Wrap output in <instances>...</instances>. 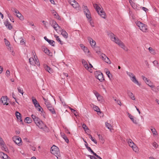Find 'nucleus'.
<instances>
[{"mask_svg":"<svg viewBox=\"0 0 159 159\" xmlns=\"http://www.w3.org/2000/svg\"><path fill=\"white\" fill-rule=\"evenodd\" d=\"M89 138L91 139V140L92 141H93L96 144H97V142L96 140H95V139H93L92 136V135L91 134H89Z\"/></svg>","mask_w":159,"mask_h":159,"instance_id":"obj_40","label":"nucleus"},{"mask_svg":"<svg viewBox=\"0 0 159 159\" xmlns=\"http://www.w3.org/2000/svg\"><path fill=\"white\" fill-rule=\"evenodd\" d=\"M27 24L29 25H30L32 26H34V24L33 22L32 21H28L27 22Z\"/></svg>","mask_w":159,"mask_h":159,"instance_id":"obj_56","label":"nucleus"},{"mask_svg":"<svg viewBox=\"0 0 159 159\" xmlns=\"http://www.w3.org/2000/svg\"><path fill=\"white\" fill-rule=\"evenodd\" d=\"M6 13L8 17L9 18L10 20L12 22H14V21L13 17L11 16V15L9 13L8 11H6Z\"/></svg>","mask_w":159,"mask_h":159,"instance_id":"obj_19","label":"nucleus"},{"mask_svg":"<svg viewBox=\"0 0 159 159\" xmlns=\"http://www.w3.org/2000/svg\"><path fill=\"white\" fill-rule=\"evenodd\" d=\"M151 130L153 135H156L157 134V132L155 128H152Z\"/></svg>","mask_w":159,"mask_h":159,"instance_id":"obj_45","label":"nucleus"},{"mask_svg":"<svg viewBox=\"0 0 159 159\" xmlns=\"http://www.w3.org/2000/svg\"><path fill=\"white\" fill-rule=\"evenodd\" d=\"M50 23L51 24L52 26L54 29L59 26L57 22L54 20H52L50 21Z\"/></svg>","mask_w":159,"mask_h":159,"instance_id":"obj_14","label":"nucleus"},{"mask_svg":"<svg viewBox=\"0 0 159 159\" xmlns=\"http://www.w3.org/2000/svg\"><path fill=\"white\" fill-rule=\"evenodd\" d=\"M45 103L47 108L52 106L51 104L50 103L49 101V100H45Z\"/></svg>","mask_w":159,"mask_h":159,"instance_id":"obj_30","label":"nucleus"},{"mask_svg":"<svg viewBox=\"0 0 159 159\" xmlns=\"http://www.w3.org/2000/svg\"><path fill=\"white\" fill-rule=\"evenodd\" d=\"M16 16L17 17H18L19 18H20V17H21L22 15L20 13V12L18 11V12H17V13H16Z\"/></svg>","mask_w":159,"mask_h":159,"instance_id":"obj_61","label":"nucleus"},{"mask_svg":"<svg viewBox=\"0 0 159 159\" xmlns=\"http://www.w3.org/2000/svg\"><path fill=\"white\" fill-rule=\"evenodd\" d=\"M83 50L85 52H89V51L88 48L86 47H84V49H83Z\"/></svg>","mask_w":159,"mask_h":159,"instance_id":"obj_60","label":"nucleus"},{"mask_svg":"<svg viewBox=\"0 0 159 159\" xmlns=\"http://www.w3.org/2000/svg\"><path fill=\"white\" fill-rule=\"evenodd\" d=\"M51 153L54 155H57L59 152L58 148L55 145H53L51 148Z\"/></svg>","mask_w":159,"mask_h":159,"instance_id":"obj_6","label":"nucleus"},{"mask_svg":"<svg viewBox=\"0 0 159 159\" xmlns=\"http://www.w3.org/2000/svg\"><path fill=\"white\" fill-rule=\"evenodd\" d=\"M6 75L7 77H8L10 75V72L9 70H7L6 73Z\"/></svg>","mask_w":159,"mask_h":159,"instance_id":"obj_53","label":"nucleus"},{"mask_svg":"<svg viewBox=\"0 0 159 159\" xmlns=\"http://www.w3.org/2000/svg\"><path fill=\"white\" fill-rule=\"evenodd\" d=\"M127 94L129 97L131 99H135L133 93L129 91H127Z\"/></svg>","mask_w":159,"mask_h":159,"instance_id":"obj_22","label":"nucleus"},{"mask_svg":"<svg viewBox=\"0 0 159 159\" xmlns=\"http://www.w3.org/2000/svg\"><path fill=\"white\" fill-rule=\"evenodd\" d=\"M89 156L90 157L91 159H97L95 157L93 156L89 155Z\"/></svg>","mask_w":159,"mask_h":159,"instance_id":"obj_63","label":"nucleus"},{"mask_svg":"<svg viewBox=\"0 0 159 159\" xmlns=\"http://www.w3.org/2000/svg\"><path fill=\"white\" fill-rule=\"evenodd\" d=\"M11 11L13 12H14L16 13H17V12H18V11L14 7L11 8Z\"/></svg>","mask_w":159,"mask_h":159,"instance_id":"obj_52","label":"nucleus"},{"mask_svg":"<svg viewBox=\"0 0 159 159\" xmlns=\"http://www.w3.org/2000/svg\"><path fill=\"white\" fill-rule=\"evenodd\" d=\"M15 115L17 117V118H18V117L19 116H21L20 114L18 111H16L15 113Z\"/></svg>","mask_w":159,"mask_h":159,"instance_id":"obj_57","label":"nucleus"},{"mask_svg":"<svg viewBox=\"0 0 159 159\" xmlns=\"http://www.w3.org/2000/svg\"><path fill=\"white\" fill-rule=\"evenodd\" d=\"M62 137L65 140V141L67 143H68L69 140L68 138L66 136V135L64 134H63L61 135Z\"/></svg>","mask_w":159,"mask_h":159,"instance_id":"obj_35","label":"nucleus"},{"mask_svg":"<svg viewBox=\"0 0 159 159\" xmlns=\"http://www.w3.org/2000/svg\"><path fill=\"white\" fill-rule=\"evenodd\" d=\"M102 72L100 71H96L94 72V75L96 78L98 77L100 74H101Z\"/></svg>","mask_w":159,"mask_h":159,"instance_id":"obj_33","label":"nucleus"},{"mask_svg":"<svg viewBox=\"0 0 159 159\" xmlns=\"http://www.w3.org/2000/svg\"><path fill=\"white\" fill-rule=\"evenodd\" d=\"M29 60L30 64L31 65H34L36 64L38 66H39L40 65L39 62L36 59L35 61L33 58L31 57L29 58Z\"/></svg>","mask_w":159,"mask_h":159,"instance_id":"obj_10","label":"nucleus"},{"mask_svg":"<svg viewBox=\"0 0 159 159\" xmlns=\"http://www.w3.org/2000/svg\"><path fill=\"white\" fill-rule=\"evenodd\" d=\"M142 77L143 79V80L145 81V82L146 83V82H148V83L149 82V80H148L147 78L144 76H142Z\"/></svg>","mask_w":159,"mask_h":159,"instance_id":"obj_50","label":"nucleus"},{"mask_svg":"<svg viewBox=\"0 0 159 159\" xmlns=\"http://www.w3.org/2000/svg\"><path fill=\"white\" fill-rule=\"evenodd\" d=\"M129 117L130 119L132 120V121L135 124H137V122L136 120H134V118L133 116L131 115V114H129Z\"/></svg>","mask_w":159,"mask_h":159,"instance_id":"obj_32","label":"nucleus"},{"mask_svg":"<svg viewBox=\"0 0 159 159\" xmlns=\"http://www.w3.org/2000/svg\"><path fill=\"white\" fill-rule=\"evenodd\" d=\"M31 116L36 124H37L41 120L39 118L36 116L35 115L33 114Z\"/></svg>","mask_w":159,"mask_h":159,"instance_id":"obj_13","label":"nucleus"},{"mask_svg":"<svg viewBox=\"0 0 159 159\" xmlns=\"http://www.w3.org/2000/svg\"><path fill=\"white\" fill-rule=\"evenodd\" d=\"M13 141L17 145H20L21 142H22L20 137L17 136H15L12 138Z\"/></svg>","mask_w":159,"mask_h":159,"instance_id":"obj_9","label":"nucleus"},{"mask_svg":"<svg viewBox=\"0 0 159 159\" xmlns=\"http://www.w3.org/2000/svg\"><path fill=\"white\" fill-rule=\"evenodd\" d=\"M152 63L154 66L157 67V68L159 67V65L157 61L155 60Z\"/></svg>","mask_w":159,"mask_h":159,"instance_id":"obj_37","label":"nucleus"},{"mask_svg":"<svg viewBox=\"0 0 159 159\" xmlns=\"http://www.w3.org/2000/svg\"><path fill=\"white\" fill-rule=\"evenodd\" d=\"M54 37L56 38V39L60 43V44H62V43L61 41L60 40L59 37L57 35H54Z\"/></svg>","mask_w":159,"mask_h":159,"instance_id":"obj_36","label":"nucleus"},{"mask_svg":"<svg viewBox=\"0 0 159 159\" xmlns=\"http://www.w3.org/2000/svg\"><path fill=\"white\" fill-rule=\"evenodd\" d=\"M43 129L44 131L47 132H48L49 131L48 128L45 125L43 127V129Z\"/></svg>","mask_w":159,"mask_h":159,"instance_id":"obj_31","label":"nucleus"},{"mask_svg":"<svg viewBox=\"0 0 159 159\" xmlns=\"http://www.w3.org/2000/svg\"><path fill=\"white\" fill-rule=\"evenodd\" d=\"M7 100H0V102L2 103L3 105H8L9 104L7 103Z\"/></svg>","mask_w":159,"mask_h":159,"instance_id":"obj_47","label":"nucleus"},{"mask_svg":"<svg viewBox=\"0 0 159 159\" xmlns=\"http://www.w3.org/2000/svg\"><path fill=\"white\" fill-rule=\"evenodd\" d=\"M87 150L90 152H91L93 154V155L94 156H95V155H96V153H95L93 150L91 149L90 147H87L86 148Z\"/></svg>","mask_w":159,"mask_h":159,"instance_id":"obj_34","label":"nucleus"},{"mask_svg":"<svg viewBox=\"0 0 159 159\" xmlns=\"http://www.w3.org/2000/svg\"><path fill=\"white\" fill-rule=\"evenodd\" d=\"M0 156L2 157L4 159H6L8 158V156L6 154L2 152H0Z\"/></svg>","mask_w":159,"mask_h":159,"instance_id":"obj_25","label":"nucleus"},{"mask_svg":"<svg viewBox=\"0 0 159 159\" xmlns=\"http://www.w3.org/2000/svg\"><path fill=\"white\" fill-rule=\"evenodd\" d=\"M55 30L57 33H59V32H61L63 29H62L60 26H59L58 27L56 28Z\"/></svg>","mask_w":159,"mask_h":159,"instance_id":"obj_42","label":"nucleus"},{"mask_svg":"<svg viewBox=\"0 0 159 159\" xmlns=\"http://www.w3.org/2000/svg\"><path fill=\"white\" fill-rule=\"evenodd\" d=\"M75 1V0H69V2L72 6V4H74Z\"/></svg>","mask_w":159,"mask_h":159,"instance_id":"obj_54","label":"nucleus"},{"mask_svg":"<svg viewBox=\"0 0 159 159\" xmlns=\"http://www.w3.org/2000/svg\"><path fill=\"white\" fill-rule=\"evenodd\" d=\"M126 73L130 77V80L133 82L138 85H140V84L136 80L135 76L133 73L128 71H126Z\"/></svg>","mask_w":159,"mask_h":159,"instance_id":"obj_4","label":"nucleus"},{"mask_svg":"<svg viewBox=\"0 0 159 159\" xmlns=\"http://www.w3.org/2000/svg\"><path fill=\"white\" fill-rule=\"evenodd\" d=\"M136 24L141 31L143 32L146 31L147 28L146 25L138 21L136 22Z\"/></svg>","mask_w":159,"mask_h":159,"instance_id":"obj_5","label":"nucleus"},{"mask_svg":"<svg viewBox=\"0 0 159 159\" xmlns=\"http://www.w3.org/2000/svg\"><path fill=\"white\" fill-rule=\"evenodd\" d=\"M96 52L98 54L101 53V51L100 48L99 47H97L95 49Z\"/></svg>","mask_w":159,"mask_h":159,"instance_id":"obj_41","label":"nucleus"},{"mask_svg":"<svg viewBox=\"0 0 159 159\" xmlns=\"http://www.w3.org/2000/svg\"><path fill=\"white\" fill-rule=\"evenodd\" d=\"M43 67L45 70L48 71L49 73H52V69L46 64H44Z\"/></svg>","mask_w":159,"mask_h":159,"instance_id":"obj_16","label":"nucleus"},{"mask_svg":"<svg viewBox=\"0 0 159 159\" xmlns=\"http://www.w3.org/2000/svg\"><path fill=\"white\" fill-rule=\"evenodd\" d=\"M74 8L77 9L79 7V5L78 3L75 1L74 4H72V6Z\"/></svg>","mask_w":159,"mask_h":159,"instance_id":"obj_26","label":"nucleus"},{"mask_svg":"<svg viewBox=\"0 0 159 159\" xmlns=\"http://www.w3.org/2000/svg\"><path fill=\"white\" fill-rule=\"evenodd\" d=\"M105 125L106 127H107L108 129L111 130L112 126L111 125H110L109 123H108L107 122H106L105 123Z\"/></svg>","mask_w":159,"mask_h":159,"instance_id":"obj_39","label":"nucleus"},{"mask_svg":"<svg viewBox=\"0 0 159 159\" xmlns=\"http://www.w3.org/2000/svg\"><path fill=\"white\" fill-rule=\"evenodd\" d=\"M152 145H153V146L156 148H157L158 146L157 144L155 142H154L153 143Z\"/></svg>","mask_w":159,"mask_h":159,"instance_id":"obj_55","label":"nucleus"},{"mask_svg":"<svg viewBox=\"0 0 159 159\" xmlns=\"http://www.w3.org/2000/svg\"><path fill=\"white\" fill-rule=\"evenodd\" d=\"M4 40L6 45L7 46H9L10 45V42L6 39H4Z\"/></svg>","mask_w":159,"mask_h":159,"instance_id":"obj_48","label":"nucleus"},{"mask_svg":"<svg viewBox=\"0 0 159 159\" xmlns=\"http://www.w3.org/2000/svg\"><path fill=\"white\" fill-rule=\"evenodd\" d=\"M43 51L45 52L47 54L51 56H52V53L50 52V51L48 49L46 48H44Z\"/></svg>","mask_w":159,"mask_h":159,"instance_id":"obj_24","label":"nucleus"},{"mask_svg":"<svg viewBox=\"0 0 159 159\" xmlns=\"http://www.w3.org/2000/svg\"><path fill=\"white\" fill-rule=\"evenodd\" d=\"M93 107L95 111L97 112H101L100 109L98 107L95 105H93Z\"/></svg>","mask_w":159,"mask_h":159,"instance_id":"obj_28","label":"nucleus"},{"mask_svg":"<svg viewBox=\"0 0 159 159\" xmlns=\"http://www.w3.org/2000/svg\"><path fill=\"white\" fill-rule=\"evenodd\" d=\"M109 36L111 40L118 44L121 48L125 51H127L128 48L125 47L124 43L119 39H116V36L112 33L109 34Z\"/></svg>","mask_w":159,"mask_h":159,"instance_id":"obj_1","label":"nucleus"},{"mask_svg":"<svg viewBox=\"0 0 159 159\" xmlns=\"http://www.w3.org/2000/svg\"><path fill=\"white\" fill-rule=\"evenodd\" d=\"M106 58L104 61L108 64H111V62L110 59H109V58L107 57H106Z\"/></svg>","mask_w":159,"mask_h":159,"instance_id":"obj_44","label":"nucleus"},{"mask_svg":"<svg viewBox=\"0 0 159 159\" xmlns=\"http://www.w3.org/2000/svg\"><path fill=\"white\" fill-rule=\"evenodd\" d=\"M53 15L54 16L55 18H57V19L58 20L60 19V16L58 15V14L57 13H55L53 14Z\"/></svg>","mask_w":159,"mask_h":159,"instance_id":"obj_51","label":"nucleus"},{"mask_svg":"<svg viewBox=\"0 0 159 159\" xmlns=\"http://www.w3.org/2000/svg\"><path fill=\"white\" fill-rule=\"evenodd\" d=\"M0 99H9V98L7 96H2L1 98Z\"/></svg>","mask_w":159,"mask_h":159,"instance_id":"obj_58","label":"nucleus"},{"mask_svg":"<svg viewBox=\"0 0 159 159\" xmlns=\"http://www.w3.org/2000/svg\"><path fill=\"white\" fill-rule=\"evenodd\" d=\"M148 49L151 54L153 55H155L156 54V53L155 50L153 49L152 48L149 47L148 48Z\"/></svg>","mask_w":159,"mask_h":159,"instance_id":"obj_29","label":"nucleus"},{"mask_svg":"<svg viewBox=\"0 0 159 159\" xmlns=\"http://www.w3.org/2000/svg\"><path fill=\"white\" fill-rule=\"evenodd\" d=\"M44 38L52 46H55V43L53 40L48 39L46 36H45Z\"/></svg>","mask_w":159,"mask_h":159,"instance_id":"obj_12","label":"nucleus"},{"mask_svg":"<svg viewBox=\"0 0 159 159\" xmlns=\"http://www.w3.org/2000/svg\"><path fill=\"white\" fill-rule=\"evenodd\" d=\"M133 149L135 152H136L138 149V148L135 145H134V147L133 148H132Z\"/></svg>","mask_w":159,"mask_h":159,"instance_id":"obj_62","label":"nucleus"},{"mask_svg":"<svg viewBox=\"0 0 159 159\" xmlns=\"http://www.w3.org/2000/svg\"><path fill=\"white\" fill-rule=\"evenodd\" d=\"M61 34L65 38H68V34L64 30H62L61 32Z\"/></svg>","mask_w":159,"mask_h":159,"instance_id":"obj_23","label":"nucleus"},{"mask_svg":"<svg viewBox=\"0 0 159 159\" xmlns=\"http://www.w3.org/2000/svg\"><path fill=\"white\" fill-rule=\"evenodd\" d=\"M82 63L84 65V67L87 70L90 71V70L91 68H92L93 66L92 65L89 63V66L86 61L84 59H83L82 61Z\"/></svg>","mask_w":159,"mask_h":159,"instance_id":"obj_8","label":"nucleus"},{"mask_svg":"<svg viewBox=\"0 0 159 159\" xmlns=\"http://www.w3.org/2000/svg\"><path fill=\"white\" fill-rule=\"evenodd\" d=\"M97 79L100 82H102L105 80L102 73L101 74H100L98 76V77H97Z\"/></svg>","mask_w":159,"mask_h":159,"instance_id":"obj_21","label":"nucleus"},{"mask_svg":"<svg viewBox=\"0 0 159 159\" xmlns=\"http://www.w3.org/2000/svg\"><path fill=\"white\" fill-rule=\"evenodd\" d=\"M45 124L41 120L36 125L40 129H43V127L44 126Z\"/></svg>","mask_w":159,"mask_h":159,"instance_id":"obj_17","label":"nucleus"},{"mask_svg":"<svg viewBox=\"0 0 159 159\" xmlns=\"http://www.w3.org/2000/svg\"><path fill=\"white\" fill-rule=\"evenodd\" d=\"M107 56L103 53H102L101 55V58L102 59V60L104 61H105V60L106 58V57Z\"/></svg>","mask_w":159,"mask_h":159,"instance_id":"obj_49","label":"nucleus"},{"mask_svg":"<svg viewBox=\"0 0 159 159\" xmlns=\"http://www.w3.org/2000/svg\"><path fill=\"white\" fill-rule=\"evenodd\" d=\"M82 126L83 128L84 129L85 131H86L87 130H89V129H88V127L86 126V125L85 124H83Z\"/></svg>","mask_w":159,"mask_h":159,"instance_id":"obj_43","label":"nucleus"},{"mask_svg":"<svg viewBox=\"0 0 159 159\" xmlns=\"http://www.w3.org/2000/svg\"><path fill=\"white\" fill-rule=\"evenodd\" d=\"M48 110L52 114H55V111L54 108L52 106H51L50 107H48L47 108Z\"/></svg>","mask_w":159,"mask_h":159,"instance_id":"obj_27","label":"nucleus"},{"mask_svg":"<svg viewBox=\"0 0 159 159\" xmlns=\"http://www.w3.org/2000/svg\"><path fill=\"white\" fill-rule=\"evenodd\" d=\"M93 6L98 14L102 18H105L106 15L105 12L103 11V8H101L99 5L97 3L93 4Z\"/></svg>","mask_w":159,"mask_h":159,"instance_id":"obj_3","label":"nucleus"},{"mask_svg":"<svg viewBox=\"0 0 159 159\" xmlns=\"http://www.w3.org/2000/svg\"><path fill=\"white\" fill-rule=\"evenodd\" d=\"M4 24L8 29L11 30L12 29V25L8 20H6L4 22Z\"/></svg>","mask_w":159,"mask_h":159,"instance_id":"obj_15","label":"nucleus"},{"mask_svg":"<svg viewBox=\"0 0 159 159\" xmlns=\"http://www.w3.org/2000/svg\"><path fill=\"white\" fill-rule=\"evenodd\" d=\"M24 121L25 123L29 124L32 122V120L31 118L30 117H26L25 118Z\"/></svg>","mask_w":159,"mask_h":159,"instance_id":"obj_20","label":"nucleus"},{"mask_svg":"<svg viewBox=\"0 0 159 159\" xmlns=\"http://www.w3.org/2000/svg\"><path fill=\"white\" fill-rule=\"evenodd\" d=\"M87 38L91 46L93 48H94L96 44L95 41L90 37H88Z\"/></svg>","mask_w":159,"mask_h":159,"instance_id":"obj_11","label":"nucleus"},{"mask_svg":"<svg viewBox=\"0 0 159 159\" xmlns=\"http://www.w3.org/2000/svg\"><path fill=\"white\" fill-rule=\"evenodd\" d=\"M33 104H34L35 107L37 108L39 111H41L42 112L43 110L40 106L39 103L37 101V100H32Z\"/></svg>","mask_w":159,"mask_h":159,"instance_id":"obj_7","label":"nucleus"},{"mask_svg":"<svg viewBox=\"0 0 159 159\" xmlns=\"http://www.w3.org/2000/svg\"><path fill=\"white\" fill-rule=\"evenodd\" d=\"M129 2L132 7L134 9H136L137 8V4L135 3L132 0H130Z\"/></svg>","mask_w":159,"mask_h":159,"instance_id":"obj_18","label":"nucleus"},{"mask_svg":"<svg viewBox=\"0 0 159 159\" xmlns=\"http://www.w3.org/2000/svg\"><path fill=\"white\" fill-rule=\"evenodd\" d=\"M116 101V102L117 103V104L120 105H122V103L120 102V100H115Z\"/></svg>","mask_w":159,"mask_h":159,"instance_id":"obj_59","label":"nucleus"},{"mask_svg":"<svg viewBox=\"0 0 159 159\" xmlns=\"http://www.w3.org/2000/svg\"><path fill=\"white\" fill-rule=\"evenodd\" d=\"M45 27H46V25H47V24L48 23L47 22L45 21L44 20L43 21H42Z\"/></svg>","mask_w":159,"mask_h":159,"instance_id":"obj_64","label":"nucleus"},{"mask_svg":"<svg viewBox=\"0 0 159 159\" xmlns=\"http://www.w3.org/2000/svg\"><path fill=\"white\" fill-rule=\"evenodd\" d=\"M83 8L84 13L86 16V18L89 21L90 25L92 27H93L94 23L92 21L90 12L88 8L86 6L83 5Z\"/></svg>","mask_w":159,"mask_h":159,"instance_id":"obj_2","label":"nucleus"},{"mask_svg":"<svg viewBox=\"0 0 159 159\" xmlns=\"http://www.w3.org/2000/svg\"><path fill=\"white\" fill-rule=\"evenodd\" d=\"M17 89L19 93H21L22 95L23 93V92L22 89L20 87H19L17 88Z\"/></svg>","mask_w":159,"mask_h":159,"instance_id":"obj_46","label":"nucleus"},{"mask_svg":"<svg viewBox=\"0 0 159 159\" xmlns=\"http://www.w3.org/2000/svg\"><path fill=\"white\" fill-rule=\"evenodd\" d=\"M146 83L152 88H153L154 87V85L152 84V83H151V81L149 80V82L148 83L146 82Z\"/></svg>","mask_w":159,"mask_h":159,"instance_id":"obj_38","label":"nucleus"}]
</instances>
